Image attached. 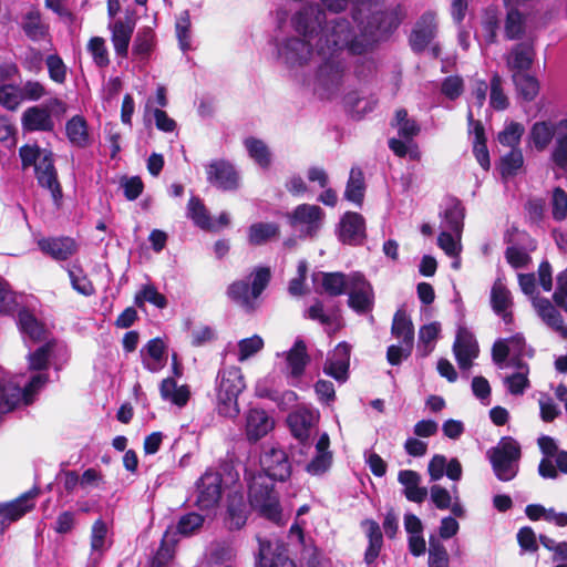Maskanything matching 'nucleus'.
Returning a JSON list of instances; mask_svg holds the SVG:
<instances>
[{
	"label": "nucleus",
	"instance_id": "obj_6",
	"mask_svg": "<svg viewBox=\"0 0 567 567\" xmlns=\"http://www.w3.org/2000/svg\"><path fill=\"white\" fill-rule=\"evenodd\" d=\"M495 476L502 482H509L518 473L522 450L512 436H504L496 446L487 451Z\"/></svg>",
	"mask_w": 567,
	"mask_h": 567
},
{
	"label": "nucleus",
	"instance_id": "obj_53",
	"mask_svg": "<svg viewBox=\"0 0 567 567\" xmlns=\"http://www.w3.org/2000/svg\"><path fill=\"white\" fill-rule=\"evenodd\" d=\"M491 303L497 315L512 307V295L501 280L495 281L492 287Z\"/></svg>",
	"mask_w": 567,
	"mask_h": 567
},
{
	"label": "nucleus",
	"instance_id": "obj_22",
	"mask_svg": "<svg viewBox=\"0 0 567 567\" xmlns=\"http://www.w3.org/2000/svg\"><path fill=\"white\" fill-rule=\"evenodd\" d=\"M351 347L347 342H340L328 357L323 372L339 382L348 379Z\"/></svg>",
	"mask_w": 567,
	"mask_h": 567
},
{
	"label": "nucleus",
	"instance_id": "obj_44",
	"mask_svg": "<svg viewBox=\"0 0 567 567\" xmlns=\"http://www.w3.org/2000/svg\"><path fill=\"white\" fill-rule=\"evenodd\" d=\"M161 396L165 401L177 406H184L189 399V390L186 385L177 386L172 378L164 379L159 386Z\"/></svg>",
	"mask_w": 567,
	"mask_h": 567
},
{
	"label": "nucleus",
	"instance_id": "obj_12",
	"mask_svg": "<svg viewBox=\"0 0 567 567\" xmlns=\"http://www.w3.org/2000/svg\"><path fill=\"white\" fill-rule=\"evenodd\" d=\"M525 355L532 357L533 353L526 349L525 338L522 333L498 339L492 348L493 361L499 369L509 367L514 360H522V357Z\"/></svg>",
	"mask_w": 567,
	"mask_h": 567
},
{
	"label": "nucleus",
	"instance_id": "obj_32",
	"mask_svg": "<svg viewBox=\"0 0 567 567\" xmlns=\"http://www.w3.org/2000/svg\"><path fill=\"white\" fill-rule=\"evenodd\" d=\"M368 537V547L364 553V564L367 567H375L377 558L383 546V536L379 524L374 520L363 522Z\"/></svg>",
	"mask_w": 567,
	"mask_h": 567
},
{
	"label": "nucleus",
	"instance_id": "obj_41",
	"mask_svg": "<svg viewBox=\"0 0 567 567\" xmlns=\"http://www.w3.org/2000/svg\"><path fill=\"white\" fill-rule=\"evenodd\" d=\"M538 315L542 319L557 331L563 338L567 339V326L559 311L547 299H542L536 303Z\"/></svg>",
	"mask_w": 567,
	"mask_h": 567
},
{
	"label": "nucleus",
	"instance_id": "obj_2",
	"mask_svg": "<svg viewBox=\"0 0 567 567\" xmlns=\"http://www.w3.org/2000/svg\"><path fill=\"white\" fill-rule=\"evenodd\" d=\"M277 28L280 32H289L316 41L332 30L339 28L340 23H351V21L337 18L328 21L324 10L316 3H308L299 7L290 16L284 10L276 13Z\"/></svg>",
	"mask_w": 567,
	"mask_h": 567
},
{
	"label": "nucleus",
	"instance_id": "obj_49",
	"mask_svg": "<svg viewBox=\"0 0 567 567\" xmlns=\"http://www.w3.org/2000/svg\"><path fill=\"white\" fill-rule=\"evenodd\" d=\"M441 332V324L439 322H431L429 324H424L419 330V344L417 350L421 355H429L433 349L435 341L439 338Z\"/></svg>",
	"mask_w": 567,
	"mask_h": 567
},
{
	"label": "nucleus",
	"instance_id": "obj_35",
	"mask_svg": "<svg viewBox=\"0 0 567 567\" xmlns=\"http://www.w3.org/2000/svg\"><path fill=\"white\" fill-rule=\"evenodd\" d=\"M320 279L322 289L332 297L341 296L347 292L350 285V274L343 272H319L313 276V280Z\"/></svg>",
	"mask_w": 567,
	"mask_h": 567
},
{
	"label": "nucleus",
	"instance_id": "obj_19",
	"mask_svg": "<svg viewBox=\"0 0 567 567\" xmlns=\"http://www.w3.org/2000/svg\"><path fill=\"white\" fill-rule=\"evenodd\" d=\"M39 249L55 261H66L79 250L75 239L68 236L44 237L37 241Z\"/></svg>",
	"mask_w": 567,
	"mask_h": 567
},
{
	"label": "nucleus",
	"instance_id": "obj_25",
	"mask_svg": "<svg viewBox=\"0 0 567 567\" xmlns=\"http://www.w3.org/2000/svg\"><path fill=\"white\" fill-rule=\"evenodd\" d=\"M134 29L135 22L131 18H126V20H116L110 24L112 33L111 40L116 55L122 58L127 56Z\"/></svg>",
	"mask_w": 567,
	"mask_h": 567
},
{
	"label": "nucleus",
	"instance_id": "obj_17",
	"mask_svg": "<svg viewBox=\"0 0 567 567\" xmlns=\"http://www.w3.org/2000/svg\"><path fill=\"white\" fill-rule=\"evenodd\" d=\"M338 239L346 245L358 246L365 239V220L362 215L347 212L337 228Z\"/></svg>",
	"mask_w": 567,
	"mask_h": 567
},
{
	"label": "nucleus",
	"instance_id": "obj_21",
	"mask_svg": "<svg viewBox=\"0 0 567 567\" xmlns=\"http://www.w3.org/2000/svg\"><path fill=\"white\" fill-rule=\"evenodd\" d=\"M437 23L433 12H425L415 23L410 37V44L413 51L421 52L432 42L436 35Z\"/></svg>",
	"mask_w": 567,
	"mask_h": 567
},
{
	"label": "nucleus",
	"instance_id": "obj_14",
	"mask_svg": "<svg viewBox=\"0 0 567 567\" xmlns=\"http://www.w3.org/2000/svg\"><path fill=\"white\" fill-rule=\"evenodd\" d=\"M196 491V505L200 509H212L216 507L221 497L220 473L207 470L197 481Z\"/></svg>",
	"mask_w": 567,
	"mask_h": 567
},
{
	"label": "nucleus",
	"instance_id": "obj_11",
	"mask_svg": "<svg viewBox=\"0 0 567 567\" xmlns=\"http://www.w3.org/2000/svg\"><path fill=\"white\" fill-rule=\"evenodd\" d=\"M348 306L358 315H365L374 307V290L370 281L360 272H350V285L346 292Z\"/></svg>",
	"mask_w": 567,
	"mask_h": 567
},
{
	"label": "nucleus",
	"instance_id": "obj_61",
	"mask_svg": "<svg viewBox=\"0 0 567 567\" xmlns=\"http://www.w3.org/2000/svg\"><path fill=\"white\" fill-rule=\"evenodd\" d=\"M305 316H306V318H308L310 320L319 321L322 326L326 327V330L329 333H330V327L332 324H337V327L339 326V323L337 322V320H338L337 315L326 313L323 303L320 300H316V302L307 309Z\"/></svg>",
	"mask_w": 567,
	"mask_h": 567
},
{
	"label": "nucleus",
	"instance_id": "obj_27",
	"mask_svg": "<svg viewBox=\"0 0 567 567\" xmlns=\"http://www.w3.org/2000/svg\"><path fill=\"white\" fill-rule=\"evenodd\" d=\"M282 355H285L290 378L299 380L310 360L303 340L297 339L292 348L284 352Z\"/></svg>",
	"mask_w": 567,
	"mask_h": 567
},
{
	"label": "nucleus",
	"instance_id": "obj_24",
	"mask_svg": "<svg viewBox=\"0 0 567 567\" xmlns=\"http://www.w3.org/2000/svg\"><path fill=\"white\" fill-rule=\"evenodd\" d=\"M329 446L330 439L324 432L319 436L315 445V456L305 467L308 474L312 476H320L329 471L332 464V453L329 450Z\"/></svg>",
	"mask_w": 567,
	"mask_h": 567
},
{
	"label": "nucleus",
	"instance_id": "obj_28",
	"mask_svg": "<svg viewBox=\"0 0 567 567\" xmlns=\"http://www.w3.org/2000/svg\"><path fill=\"white\" fill-rule=\"evenodd\" d=\"M37 494V491H29L10 503H0V516L3 518L2 523L7 522L10 524L16 522L31 511L34 506L33 499Z\"/></svg>",
	"mask_w": 567,
	"mask_h": 567
},
{
	"label": "nucleus",
	"instance_id": "obj_10",
	"mask_svg": "<svg viewBox=\"0 0 567 567\" xmlns=\"http://www.w3.org/2000/svg\"><path fill=\"white\" fill-rule=\"evenodd\" d=\"M323 219V209L310 204H300L288 215L289 225L301 237L316 236L322 227Z\"/></svg>",
	"mask_w": 567,
	"mask_h": 567
},
{
	"label": "nucleus",
	"instance_id": "obj_5",
	"mask_svg": "<svg viewBox=\"0 0 567 567\" xmlns=\"http://www.w3.org/2000/svg\"><path fill=\"white\" fill-rule=\"evenodd\" d=\"M248 499L250 506L262 517L277 525L285 524L286 519L279 503L278 493L274 489V480L258 473L251 476L248 483Z\"/></svg>",
	"mask_w": 567,
	"mask_h": 567
},
{
	"label": "nucleus",
	"instance_id": "obj_46",
	"mask_svg": "<svg viewBox=\"0 0 567 567\" xmlns=\"http://www.w3.org/2000/svg\"><path fill=\"white\" fill-rule=\"evenodd\" d=\"M558 135L551 153V159L557 167L567 173V118L557 123Z\"/></svg>",
	"mask_w": 567,
	"mask_h": 567
},
{
	"label": "nucleus",
	"instance_id": "obj_7",
	"mask_svg": "<svg viewBox=\"0 0 567 567\" xmlns=\"http://www.w3.org/2000/svg\"><path fill=\"white\" fill-rule=\"evenodd\" d=\"M270 280V270L266 267L257 268L251 274V284L241 280L231 284L228 288V296L231 300L239 303L246 310H254L256 301L268 286Z\"/></svg>",
	"mask_w": 567,
	"mask_h": 567
},
{
	"label": "nucleus",
	"instance_id": "obj_29",
	"mask_svg": "<svg viewBox=\"0 0 567 567\" xmlns=\"http://www.w3.org/2000/svg\"><path fill=\"white\" fill-rule=\"evenodd\" d=\"M107 524L103 519H97L92 525L90 537V563L97 564L104 553L109 549L111 543L109 540Z\"/></svg>",
	"mask_w": 567,
	"mask_h": 567
},
{
	"label": "nucleus",
	"instance_id": "obj_8",
	"mask_svg": "<svg viewBox=\"0 0 567 567\" xmlns=\"http://www.w3.org/2000/svg\"><path fill=\"white\" fill-rule=\"evenodd\" d=\"M48 382V375L35 374L22 389L19 384L3 382L0 378V416L10 412L20 401L30 404L33 395Z\"/></svg>",
	"mask_w": 567,
	"mask_h": 567
},
{
	"label": "nucleus",
	"instance_id": "obj_57",
	"mask_svg": "<svg viewBox=\"0 0 567 567\" xmlns=\"http://www.w3.org/2000/svg\"><path fill=\"white\" fill-rule=\"evenodd\" d=\"M56 347V342L49 341L44 346L38 348L34 352L28 354L29 367L31 370H44L48 367L49 360Z\"/></svg>",
	"mask_w": 567,
	"mask_h": 567
},
{
	"label": "nucleus",
	"instance_id": "obj_34",
	"mask_svg": "<svg viewBox=\"0 0 567 567\" xmlns=\"http://www.w3.org/2000/svg\"><path fill=\"white\" fill-rule=\"evenodd\" d=\"M443 230L452 231L455 235H461L464 220V207L457 199H449L441 214Z\"/></svg>",
	"mask_w": 567,
	"mask_h": 567
},
{
	"label": "nucleus",
	"instance_id": "obj_51",
	"mask_svg": "<svg viewBox=\"0 0 567 567\" xmlns=\"http://www.w3.org/2000/svg\"><path fill=\"white\" fill-rule=\"evenodd\" d=\"M450 558L445 546L436 535L429 537V567H449Z\"/></svg>",
	"mask_w": 567,
	"mask_h": 567
},
{
	"label": "nucleus",
	"instance_id": "obj_58",
	"mask_svg": "<svg viewBox=\"0 0 567 567\" xmlns=\"http://www.w3.org/2000/svg\"><path fill=\"white\" fill-rule=\"evenodd\" d=\"M23 102L21 90L16 84L0 85V105L8 111H16Z\"/></svg>",
	"mask_w": 567,
	"mask_h": 567
},
{
	"label": "nucleus",
	"instance_id": "obj_33",
	"mask_svg": "<svg viewBox=\"0 0 567 567\" xmlns=\"http://www.w3.org/2000/svg\"><path fill=\"white\" fill-rule=\"evenodd\" d=\"M509 367L515 368L516 371L505 377L503 383L511 394L522 395L530 386L528 380L529 367L522 360H514Z\"/></svg>",
	"mask_w": 567,
	"mask_h": 567
},
{
	"label": "nucleus",
	"instance_id": "obj_43",
	"mask_svg": "<svg viewBox=\"0 0 567 567\" xmlns=\"http://www.w3.org/2000/svg\"><path fill=\"white\" fill-rule=\"evenodd\" d=\"M244 146L249 157L261 168H268L271 164V153L267 144L256 137L244 140Z\"/></svg>",
	"mask_w": 567,
	"mask_h": 567
},
{
	"label": "nucleus",
	"instance_id": "obj_18",
	"mask_svg": "<svg viewBox=\"0 0 567 567\" xmlns=\"http://www.w3.org/2000/svg\"><path fill=\"white\" fill-rule=\"evenodd\" d=\"M35 177L39 185L50 190L52 199L56 207L62 202V188L58 181L56 169L52 153H45L35 167Z\"/></svg>",
	"mask_w": 567,
	"mask_h": 567
},
{
	"label": "nucleus",
	"instance_id": "obj_47",
	"mask_svg": "<svg viewBox=\"0 0 567 567\" xmlns=\"http://www.w3.org/2000/svg\"><path fill=\"white\" fill-rule=\"evenodd\" d=\"M25 35L32 41H40L48 35V27L42 22L38 11L28 12L21 22Z\"/></svg>",
	"mask_w": 567,
	"mask_h": 567
},
{
	"label": "nucleus",
	"instance_id": "obj_15",
	"mask_svg": "<svg viewBox=\"0 0 567 567\" xmlns=\"http://www.w3.org/2000/svg\"><path fill=\"white\" fill-rule=\"evenodd\" d=\"M257 567H296L282 542L258 537Z\"/></svg>",
	"mask_w": 567,
	"mask_h": 567
},
{
	"label": "nucleus",
	"instance_id": "obj_16",
	"mask_svg": "<svg viewBox=\"0 0 567 567\" xmlns=\"http://www.w3.org/2000/svg\"><path fill=\"white\" fill-rule=\"evenodd\" d=\"M206 174L207 181L223 190H235L239 186V174L228 161H212L206 166Z\"/></svg>",
	"mask_w": 567,
	"mask_h": 567
},
{
	"label": "nucleus",
	"instance_id": "obj_39",
	"mask_svg": "<svg viewBox=\"0 0 567 567\" xmlns=\"http://www.w3.org/2000/svg\"><path fill=\"white\" fill-rule=\"evenodd\" d=\"M392 334L400 340V343L406 344V350L413 348L414 327L409 316L403 310H398L392 321Z\"/></svg>",
	"mask_w": 567,
	"mask_h": 567
},
{
	"label": "nucleus",
	"instance_id": "obj_45",
	"mask_svg": "<svg viewBox=\"0 0 567 567\" xmlns=\"http://www.w3.org/2000/svg\"><path fill=\"white\" fill-rule=\"evenodd\" d=\"M279 226L276 223H255L248 229L250 245L259 246L278 237Z\"/></svg>",
	"mask_w": 567,
	"mask_h": 567
},
{
	"label": "nucleus",
	"instance_id": "obj_59",
	"mask_svg": "<svg viewBox=\"0 0 567 567\" xmlns=\"http://www.w3.org/2000/svg\"><path fill=\"white\" fill-rule=\"evenodd\" d=\"M525 132L524 126L517 122H509L505 125L504 130L498 134V142L508 146L512 150L518 148L517 146L520 143V138Z\"/></svg>",
	"mask_w": 567,
	"mask_h": 567
},
{
	"label": "nucleus",
	"instance_id": "obj_52",
	"mask_svg": "<svg viewBox=\"0 0 567 567\" xmlns=\"http://www.w3.org/2000/svg\"><path fill=\"white\" fill-rule=\"evenodd\" d=\"M513 81L516 85L518 94L526 101H533L539 91L538 81L525 73H514Z\"/></svg>",
	"mask_w": 567,
	"mask_h": 567
},
{
	"label": "nucleus",
	"instance_id": "obj_55",
	"mask_svg": "<svg viewBox=\"0 0 567 567\" xmlns=\"http://www.w3.org/2000/svg\"><path fill=\"white\" fill-rule=\"evenodd\" d=\"M176 37L183 52L192 50L190 18L187 10L183 11L176 20Z\"/></svg>",
	"mask_w": 567,
	"mask_h": 567
},
{
	"label": "nucleus",
	"instance_id": "obj_4",
	"mask_svg": "<svg viewBox=\"0 0 567 567\" xmlns=\"http://www.w3.org/2000/svg\"><path fill=\"white\" fill-rule=\"evenodd\" d=\"M246 383L241 369L236 365H223L216 377L217 411L226 417L239 414L238 396L245 390Z\"/></svg>",
	"mask_w": 567,
	"mask_h": 567
},
{
	"label": "nucleus",
	"instance_id": "obj_54",
	"mask_svg": "<svg viewBox=\"0 0 567 567\" xmlns=\"http://www.w3.org/2000/svg\"><path fill=\"white\" fill-rule=\"evenodd\" d=\"M525 32V13L518 10H507L505 35L509 40L523 37Z\"/></svg>",
	"mask_w": 567,
	"mask_h": 567
},
{
	"label": "nucleus",
	"instance_id": "obj_30",
	"mask_svg": "<svg viewBox=\"0 0 567 567\" xmlns=\"http://www.w3.org/2000/svg\"><path fill=\"white\" fill-rule=\"evenodd\" d=\"M398 481L403 486V493L410 502L422 503L427 496V488L420 486L421 476L412 470H402L398 474Z\"/></svg>",
	"mask_w": 567,
	"mask_h": 567
},
{
	"label": "nucleus",
	"instance_id": "obj_42",
	"mask_svg": "<svg viewBox=\"0 0 567 567\" xmlns=\"http://www.w3.org/2000/svg\"><path fill=\"white\" fill-rule=\"evenodd\" d=\"M365 193V183L362 171L352 167L344 190V198L358 206H361Z\"/></svg>",
	"mask_w": 567,
	"mask_h": 567
},
{
	"label": "nucleus",
	"instance_id": "obj_56",
	"mask_svg": "<svg viewBox=\"0 0 567 567\" xmlns=\"http://www.w3.org/2000/svg\"><path fill=\"white\" fill-rule=\"evenodd\" d=\"M68 274L71 280L72 288L83 296H92L95 292L94 286L91 280L84 275L82 268L73 265L68 268Z\"/></svg>",
	"mask_w": 567,
	"mask_h": 567
},
{
	"label": "nucleus",
	"instance_id": "obj_62",
	"mask_svg": "<svg viewBox=\"0 0 567 567\" xmlns=\"http://www.w3.org/2000/svg\"><path fill=\"white\" fill-rule=\"evenodd\" d=\"M524 158L519 148L511 150L501 159V173L503 177L514 176L523 166Z\"/></svg>",
	"mask_w": 567,
	"mask_h": 567
},
{
	"label": "nucleus",
	"instance_id": "obj_48",
	"mask_svg": "<svg viewBox=\"0 0 567 567\" xmlns=\"http://www.w3.org/2000/svg\"><path fill=\"white\" fill-rule=\"evenodd\" d=\"M556 130L558 131L557 124L536 122L530 128V141L538 151H544L551 142Z\"/></svg>",
	"mask_w": 567,
	"mask_h": 567
},
{
	"label": "nucleus",
	"instance_id": "obj_37",
	"mask_svg": "<svg viewBox=\"0 0 567 567\" xmlns=\"http://www.w3.org/2000/svg\"><path fill=\"white\" fill-rule=\"evenodd\" d=\"M535 51L529 43L516 44L507 56V66L515 73L528 70L534 61Z\"/></svg>",
	"mask_w": 567,
	"mask_h": 567
},
{
	"label": "nucleus",
	"instance_id": "obj_3",
	"mask_svg": "<svg viewBox=\"0 0 567 567\" xmlns=\"http://www.w3.org/2000/svg\"><path fill=\"white\" fill-rule=\"evenodd\" d=\"M274 42L278 61L291 72H299L316 56L315 40L278 30Z\"/></svg>",
	"mask_w": 567,
	"mask_h": 567
},
{
	"label": "nucleus",
	"instance_id": "obj_36",
	"mask_svg": "<svg viewBox=\"0 0 567 567\" xmlns=\"http://www.w3.org/2000/svg\"><path fill=\"white\" fill-rule=\"evenodd\" d=\"M18 326L25 342L42 341L45 339V328L38 319L28 310H21L18 315Z\"/></svg>",
	"mask_w": 567,
	"mask_h": 567
},
{
	"label": "nucleus",
	"instance_id": "obj_26",
	"mask_svg": "<svg viewBox=\"0 0 567 567\" xmlns=\"http://www.w3.org/2000/svg\"><path fill=\"white\" fill-rule=\"evenodd\" d=\"M274 420L261 409H250L246 416V434L249 441H258L274 427Z\"/></svg>",
	"mask_w": 567,
	"mask_h": 567
},
{
	"label": "nucleus",
	"instance_id": "obj_50",
	"mask_svg": "<svg viewBox=\"0 0 567 567\" xmlns=\"http://www.w3.org/2000/svg\"><path fill=\"white\" fill-rule=\"evenodd\" d=\"M187 217L194 224L203 229H210L215 226L212 224L209 214L198 197H192L187 205Z\"/></svg>",
	"mask_w": 567,
	"mask_h": 567
},
{
	"label": "nucleus",
	"instance_id": "obj_64",
	"mask_svg": "<svg viewBox=\"0 0 567 567\" xmlns=\"http://www.w3.org/2000/svg\"><path fill=\"white\" fill-rule=\"evenodd\" d=\"M264 348V340L258 334L243 339L238 342V360H248Z\"/></svg>",
	"mask_w": 567,
	"mask_h": 567
},
{
	"label": "nucleus",
	"instance_id": "obj_63",
	"mask_svg": "<svg viewBox=\"0 0 567 567\" xmlns=\"http://www.w3.org/2000/svg\"><path fill=\"white\" fill-rule=\"evenodd\" d=\"M491 106L497 111H503L508 106V99L502 87V79L498 74H494L491 79Z\"/></svg>",
	"mask_w": 567,
	"mask_h": 567
},
{
	"label": "nucleus",
	"instance_id": "obj_1",
	"mask_svg": "<svg viewBox=\"0 0 567 567\" xmlns=\"http://www.w3.org/2000/svg\"><path fill=\"white\" fill-rule=\"evenodd\" d=\"M400 8L385 9L378 0H359L352 9V23L318 40L315 90L329 96L338 92L349 74L348 55H365L401 23Z\"/></svg>",
	"mask_w": 567,
	"mask_h": 567
},
{
	"label": "nucleus",
	"instance_id": "obj_31",
	"mask_svg": "<svg viewBox=\"0 0 567 567\" xmlns=\"http://www.w3.org/2000/svg\"><path fill=\"white\" fill-rule=\"evenodd\" d=\"M164 350L165 346L161 339L155 338L150 340L146 346L141 349V358L144 368L151 372L162 370L166 363Z\"/></svg>",
	"mask_w": 567,
	"mask_h": 567
},
{
	"label": "nucleus",
	"instance_id": "obj_40",
	"mask_svg": "<svg viewBox=\"0 0 567 567\" xmlns=\"http://www.w3.org/2000/svg\"><path fill=\"white\" fill-rule=\"evenodd\" d=\"M155 47V33L151 27L141 28L134 39L132 53L135 59L146 61Z\"/></svg>",
	"mask_w": 567,
	"mask_h": 567
},
{
	"label": "nucleus",
	"instance_id": "obj_38",
	"mask_svg": "<svg viewBox=\"0 0 567 567\" xmlns=\"http://www.w3.org/2000/svg\"><path fill=\"white\" fill-rule=\"evenodd\" d=\"M65 134L73 146L84 148L90 144L87 123L81 115H74L66 122Z\"/></svg>",
	"mask_w": 567,
	"mask_h": 567
},
{
	"label": "nucleus",
	"instance_id": "obj_9",
	"mask_svg": "<svg viewBox=\"0 0 567 567\" xmlns=\"http://www.w3.org/2000/svg\"><path fill=\"white\" fill-rule=\"evenodd\" d=\"M319 417V411L308 406L297 408L287 417L291 434L299 442L301 454H307L306 450L311 449L310 439L317 429Z\"/></svg>",
	"mask_w": 567,
	"mask_h": 567
},
{
	"label": "nucleus",
	"instance_id": "obj_23",
	"mask_svg": "<svg viewBox=\"0 0 567 567\" xmlns=\"http://www.w3.org/2000/svg\"><path fill=\"white\" fill-rule=\"evenodd\" d=\"M21 125L25 132H52L55 123L47 107L35 105L22 113Z\"/></svg>",
	"mask_w": 567,
	"mask_h": 567
},
{
	"label": "nucleus",
	"instance_id": "obj_20",
	"mask_svg": "<svg viewBox=\"0 0 567 567\" xmlns=\"http://www.w3.org/2000/svg\"><path fill=\"white\" fill-rule=\"evenodd\" d=\"M453 352L462 370H468L473 364V360L478 355V344L473 333L466 328L458 329L453 344Z\"/></svg>",
	"mask_w": 567,
	"mask_h": 567
},
{
	"label": "nucleus",
	"instance_id": "obj_60",
	"mask_svg": "<svg viewBox=\"0 0 567 567\" xmlns=\"http://www.w3.org/2000/svg\"><path fill=\"white\" fill-rule=\"evenodd\" d=\"M474 154L481 167L487 171L491 166L489 154L484 140V128L480 122L475 123Z\"/></svg>",
	"mask_w": 567,
	"mask_h": 567
},
{
	"label": "nucleus",
	"instance_id": "obj_13",
	"mask_svg": "<svg viewBox=\"0 0 567 567\" xmlns=\"http://www.w3.org/2000/svg\"><path fill=\"white\" fill-rule=\"evenodd\" d=\"M262 474L274 481H285L291 474V465L287 453L275 445H267L260 455Z\"/></svg>",
	"mask_w": 567,
	"mask_h": 567
}]
</instances>
